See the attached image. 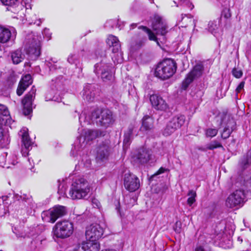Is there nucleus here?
I'll use <instances>...</instances> for the list:
<instances>
[{
	"instance_id": "nucleus-1",
	"label": "nucleus",
	"mask_w": 251,
	"mask_h": 251,
	"mask_svg": "<svg viewBox=\"0 0 251 251\" xmlns=\"http://www.w3.org/2000/svg\"><path fill=\"white\" fill-rule=\"evenodd\" d=\"M89 192L88 181L84 177H79L73 182L69 195L73 200L81 199L86 197Z\"/></svg>"
},
{
	"instance_id": "nucleus-2",
	"label": "nucleus",
	"mask_w": 251,
	"mask_h": 251,
	"mask_svg": "<svg viewBox=\"0 0 251 251\" xmlns=\"http://www.w3.org/2000/svg\"><path fill=\"white\" fill-rule=\"evenodd\" d=\"M176 63L172 59H166L159 63L155 70V76L162 80L173 76L176 72Z\"/></svg>"
},
{
	"instance_id": "nucleus-3",
	"label": "nucleus",
	"mask_w": 251,
	"mask_h": 251,
	"mask_svg": "<svg viewBox=\"0 0 251 251\" xmlns=\"http://www.w3.org/2000/svg\"><path fill=\"white\" fill-rule=\"evenodd\" d=\"M92 122L105 127L113 124L114 120L111 111L106 109H97L91 114Z\"/></svg>"
},
{
	"instance_id": "nucleus-4",
	"label": "nucleus",
	"mask_w": 251,
	"mask_h": 251,
	"mask_svg": "<svg viewBox=\"0 0 251 251\" xmlns=\"http://www.w3.org/2000/svg\"><path fill=\"white\" fill-rule=\"evenodd\" d=\"M100 133L97 130L88 129L85 132L84 136H80L75 143L74 149L71 151V154L75 156L84 149L88 141L93 140L100 135Z\"/></svg>"
},
{
	"instance_id": "nucleus-5",
	"label": "nucleus",
	"mask_w": 251,
	"mask_h": 251,
	"mask_svg": "<svg viewBox=\"0 0 251 251\" xmlns=\"http://www.w3.org/2000/svg\"><path fill=\"white\" fill-rule=\"evenodd\" d=\"M73 231V225L68 221L58 222L53 228V235L62 239L70 236Z\"/></svg>"
},
{
	"instance_id": "nucleus-6",
	"label": "nucleus",
	"mask_w": 251,
	"mask_h": 251,
	"mask_svg": "<svg viewBox=\"0 0 251 251\" xmlns=\"http://www.w3.org/2000/svg\"><path fill=\"white\" fill-rule=\"evenodd\" d=\"M66 207L61 205L54 206L48 211L42 213V218L44 221L48 223H54L56 220L66 214Z\"/></svg>"
},
{
	"instance_id": "nucleus-7",
	"label": "nucleus",
	"mask_w": 251,
	"mask_h": 251,
	"mask_svg": "<svg viewBox=\"0 0 251 251\" xmlns=\"http://www.w3.org/2000/svg\"><path fill=\"white\" fill-rule=\"evenodd\" d=\"M103 233V229L99 225L92 224L86 228L85 235L88 240L85 242H91L100 245L97 240L102 236Z\"/></svg>"
},
{
	"instance_id": "nucleus-8",
	"label": "nucleus",
	"mask_w": 251,
	"mask_h": 251,
	"mask_svg": "<svg viewBox=\"0 0 251 251\" xmlns=\"http://www.w3.org/2000/svg\"><path fill=\"white\" fill-rule=\"evenodd\" d=\"M185 117L183 115H177L174 116L167 124L163 134L169 136L179 128L184 123Z\"/></svg>"
},
{
	"instance_id": "nucleus-9",
	"label": "nucleus",
	"mask_w": 251,
	"mask_h": 251,
	"mask_svg": "<svg viewBox=\"0 0 251 251\" xmlns=\"http://www.w3.org/2000/svg\"><path fill=\"white\" fill-rule=\"evenodd\" d=\"M244 199V191L236 190L227 197L226 200V206L230 208L240 206L243 203Z\"/></svg>"
},
{
	"instance_id": "nucleus-10",
	"label": "nucleus",
	"mask_w": 251,
	"mask_h": 251,
	"mask_svg": "<svg viewBox=\"0 0 251 251\" xmlns=\"http://www.w3.org/2000/svg\"><path fill=\"white\" fill-rule=\"evenodd\" d=\"M111 64L101 61L95 65L94 72L98 75H100L103 81H106L110 80L112 77L111 73Z\"/></svg>"
},
{
	"instance_id": "nucleus-11",
	"label": "nucleus",
	"mask_w": 251,
	"mask_h": 251,
	"mask_svg": "<svg viewBox=\"0 0 251 251\" xmlns=\"http://www.w3.org/2000/svg\"><path fill=\"white\" fill-rule=\"evenodd\" d=\"M25 50L31 59H37L41 53L40 41L37 38H32L26 43Z\"/></svg>"
},
{
	"instance_id": "nucleus-12",
	"label": "nucleus",
	"mask_w": 251,
	"mask_h": 251,
	"mask_svg": "<svg viewBox=\"0 0 251 251\" xmlns=\"http://www.w3.org/2000/svg\"><path fill=\"white\" fill-rule=\"evenodd\" d=\"M203 69L204 67L202 64L200 63L196 64L183 81V89L184 90L186 89L194 79L200 77L202 74Z\"/></svg>"
},
{
	"instance_id": "nucleus-13",
	"label": "nucleus",
	"mask_w": 251,
	"mask_h": 251,
	"mask_svg": "<svg viewBox=\"0 0 251 251\" xmlns=\"http://www.w3.org/2000/svg\"><path fill=\"white\" fill-rule=\"evenodd\" d=\"M13 199L17 206L19 204L21 207V210H23V214L28 211V208L30 207L31 202V197L25 193L20 192L19 194L14 193Z\"/></svg>"
},
{
	"instance_id": "nucleus-14",
	"label": "nucleus",
	"mask_w": 251,
	"mask_h": 251,
	"mask_svg": "<svg viewBox=\"0 0 251 251\" xmlns=\"http://www.w3.org/2000/svg\"><path fill=\"white\" fill-rule=\"evenodd\" d=\"M36 89L33 86L30 91L24 97L22 100L23 105V112L25 116L30 115L32 112V101L35 98Z\"/></svg>"
},
{
	"instance_id": "nucleus-15",
	"label": "nucleus",
	"mask_w": 251,
	"mask_h": 251,
	"mask_svg": "<svg viewBox=\"0 0 251 251\" xmlns=\"http://www.w3.org/2000/svg\"><path fill=\"white\" fill-rule=\"evenodd\" d=\"M124 181L125 187L130 192H134L140 187L138 177L130 173L125 174Z\"/></svg>"
},
{
	"instance_id": "nucleus-16",
	"label": "nucleus",
	"mask_w": 251,
	"mask_h": 251,
	"mask_svg": "<svg viewBox=\"0 0 251 251\" xmlns=\"http://www.w3.org/2000/svg\"><path fill=\"white\" fill-rule=\"evenodd\" d=\"M224 128L221 132V137L224 139L228 138L231 133L236 128V122L234 120L229 116L226 115L221 122Z\"/></svg>"
},
{
	"instance_id": "nucleus-17",
	"label": "nucleus",
	"mask_w": 251,
	"mask_h": 251,
	"mask_svg": "<svg viewBox=\"0 0 251 251\" xmlns=\"http://www.w3.org/2000/svg\"><path fill=\"white\" fill-rule=\"evenodd\" d=\"M152 27L158 35H165L168 31V27L166 21L158 15L154 16Z\"/></svg>"
},
{
	"instance_id": "nucleus-18",
	"label": "nucleus",
	"mask_w": 251,
	"mask_h": 251,
	"mask_svg": "<svg viewBox=\"0 0 251 251\" xmlns=\"http://www.w3.org/2000/svg\"><path fill=\"white\" fill-rule=\"evenodd\" d=\"M100 94V89L95 84H86L82 92V96L84 100L88 101H92Z\"/></svg>"
},
{
	"instance_id": "nucleus-19",
	"label": "nucleus",
	"mask_w": 251,
	"mask_h": 251,
	"mask_svg": "<svg viewBox=\"0 0 251 251\" xmlns=\"http://www.w3.org/2000/svg\"><path fill=\"white\" fill-rule=\"evenodd\" d=\"M111 151L110 141L105 140L100 143L97 149L96 159L103 161L108 158Z\"/></svg>"
},
{
	"instance_id": "nucleus-20",
	"label": "nucleus",
	"mask_w": 251,
	"mask_h": 251,
	"mask_svg": "<svg viewBox=\"0 0 251 251\" xmlns=\"http://www.w3.org/2000/svg\"><path fill=\"white\" fill-rule=\"evenodd\" d=\"M19 134L21 137L23 145L25 148V150L22 149L21 152L23 156H26L28 154L27 150L32 145V142L29 137L28 129L23 127L19 132Z\"/></svg>"
},
{
	"instance_id": "nucleus-21",
	"label": "nucleus",
	"mask_w": 251,
	"mask_h": 251,
	"mask_svg": "<svg viewBox=\"0 0 251 251\" xmlns=\"http://www.w3.org/2000/svg\"><path fill=\"white\" fill-rule=\"evenodd\" d=\"M151 151L149 149L143 148L140 149L134 156V161L140 164H145L151 159Z\"/></svg>"
},
{
	"instance_id": "nucleus-22",
	"label": "nucleus",
	"mask_w": 251,
	"mask_h": 251,
	"mask_svg": "<svg viewBox=\"0 0 251 251\" xmlns=\"http://www.w3.org/2000/svg\"><path fill=\"white\" fill-rule=\"evenodd\" d=\"M150 100L152 106L157 110H166L168 108V104L166 101L157 95H151Z\"/></svg>"
},
{
	"instance_id": "nucleus-23",
	"label": "nucleus",
	"mask_w": 251,
	"mask_h": 251,
	"mask_svg": "<svg viewBox=\"0 0 251 251\" xmlns=\"http://www.w3.org/2000/svg\"><path fill=\"white\" fill-rule=\"evenodd\" d=\"M32 83V79L30 75L27 74L21 79L17 89V94L18 96L22 95L25 90Z\"/></svg>"
},
{
	"instance_id": "nucleus-24",
	"label": "nucleus",
	"mask_w": 251,
	"mask_h": 251,
	"mask_svg": "<svg viewBox=\"0 0 251 251\" xmlns=\"http://www.w3.org/2000/svg\"><path fill=\"white\" fill-rule=\"evenodd\" d=\"M153 123L154 121L151 117L145 116L142 119V126L139 130L144 133H148L153 128Z\"/></svg>"
},
{
	"instance_id": "nucleus-25",
	"label": "nucleus",
	"mask_w": 251,
	"mask_h": 251,
	"mask_svg": "<svg viewBox=\"0 0 251 251\" xmlns=\"http://www.w3.org/2000/svg\"><path fill=\"white\" fill-rule=\"evenodd\" d=\"M107 44L112 48V51L113 53H119L121 50V44L117 37L110 35L106 40Z\"/></svg>"
},
{
	"instance_id": "nucleus-26",
	"label": "nucleus",
	"mask_w": 251,
	"mask_h": 251,
	"mask_svg": "<svg viewBox=\"0 0 251 251\" xmlns=\"http://www.w3.org/2000/svg\"><path fill=\"white\" fill-rule=\"evenodd\" d=\"M11 36V31L0 25V43L3 44L7 43L10 40Z\"/></svg>"
},
{
	"instance_id": "nucleus-27",
	"label": "nucleus",
	"mask_w": 251,
	"mask_h": 251,
	"mask_svg": "<svg viewBox=\"0 0 251 251\" xmlns=\"http://www.w3.org/2000/svg\"><path fill=\"white\" fill-rule=\"evenodd\" d=\"M135 127L134 125H130L124 134L123 141L124 148H127L130 145L133 137V131Z\"/></svg>"
},
{
	"instance_id": "nucleus-28",
	"label": "nucleus",
	"mask_w": 251,
	"mask_h": 251,
	"mask_svg": "<svg viewBox=\"0 0 251 251\" xmlns=\"http://www.w3.org/2000/svg\"><path fill=\"white\" fill-rule=\"evenodd\" d=\"M135 127L134 125H130L124 134L123 141L124 148H127L130 145L133 137V131Z\"/></svg>"
},
{
	"instance_id": "nucleus-29",
	"label": "nucleus",
	"mask_w": 251,
	"mask_h": 251,
	"mask_svg": "<svg viewBox=\"0 0 251 251\" xmlns=\"http://www.w3.org/2000/svg\"><path fill=\"white\" fill-rule=\"evenodd\" d=\"M9 112L5 105L0 104V124L3 125L8 123Z\"/></svg>"
},
{
	"instance_id": "nucleus-30",
	"label": "nucleus",
	"mask_w": 251,
	"mask_h": 251,
	"mask_svg": "<svg viewBox=\"0 0 251 251\" xmlns=\"http://www.w3.org/2000/svg\"><path fill=\"white\" fill-rule=\"evenodd\" d=\"M11 59L13 63L18 64L21 62L25 58V54L20 49L12 51L11 53Z\"/></svg>"
},
{
	"instance_id": "nucleus-31",
	"label": "nucleus",
	"mask_w": 251,
	"mask_h": 251,
	"mask_svg": "<svg viewBox=\"0 0 251 251\" xmlns=\"http://www.w3.org/2000/svg\"><path fill=\"white\" fill-rule=\"evenodd\" d=\"M146 41V38L142 34L140 33L138 37L134 39V42H132L131 48L133 50H137L141 48Z\"/></svg>"
},
{
	"instance_id": "nucleus-32",
	"label": "nucleus",
	"mask_w": 251,
	"mask_h": 251,
	"mask_svg": "<svg viewBox=\"0 0 251 251\" xmlns=\"http://www.w3.org/2000/svg\"><path fill=\"white\" fill-rule=\"evenodd\" d=\"M68 62L71 64H75L76 68H80V62L78 58V56L75 54H71L69 55L67 59Z\"/></svg>"
},
{
	"instance_id": "nucleus-33",
	"label": "nucleus",
	"mask_w": 251,
	"mask_h": 251,
	"mask_svg": "<svg viewBox=\"0 0 251 251\" xmlns=\"http://www.w3.org/2000/svg\"><path fill=\"white\" fill-rule=\"evenodd\" d=\"M187 195L189 196V198L187 199V203L189 205V206H191L196 201V197L197 196V194L196 191L190 190L189 191Z\"/></svg>"
},
{
	"instance_id": "nucleus-34",
	"label": "nucleus",
	"mask_w": 251,
	"mask_h": 251,
	"mask_svg": "<svg viewBox=\"0 0 251 251\" xmlns=\"http://www.w3.org/2000/svg\"><path fill=\"white\" fill-rule=\"evenodd\" d=\"M138 28L142 29L143 31L146 33L148 35L149 39L150 40L155 41H157V38L154 35V34L151 31V29L148 28L147 27L144 26H139Z\"/></svg>"
},
{
	"instance_id": "nucleus-35",
	"label": "nucleus",
	"mask_w": 251,
	"mask_h": 251,
	"mask_svg": "<svg viewBox=\"0 0 251 251\" xmlns=\"http://www.w3.org/2000/svg\"><path fill=\"white\" fill-rule=\"evenodd\" d=\"M2 127V125L0 124V143L2 144H8L9 143L10 141L8 139V136L6 135H3Z\"/></svg>"
},
{
	"instance_id": "nucleus-36",
	"label": "nucleus",
	"mask_w": 251,
	"mask_h": 251,
	"mask_svg": "<svg viewBox=\"0 0 251 251\" xmlns=\"http://www.w3.org/2000/svg\"><path fill=\"white\" fill-rule=\"evenodd\" d=\"M206 148L208 150H213L216 148H223V146L218 141L214 140L208 144Z\"/></svg>"
},
{
	"instance_id": "nucleus-37",
	"label": "nucleus",
	"mask_w": 251,
	"mask_h": 251,
	"mask_svg": "<svg viewBox=\"0 0 251 251\" xmlns=\"http://www.w3.org/2000/svg\"><path fill=\"white\" fill-rule=\"evenodd\" d=\"M208 30L213 34L217 32L218 29V26L216 24V22H210L208 24Z\"/></svg>"
},
{
	"instance_id": "nucleus-38",
	"label": "nucleus",
	"mask_w": 251,
	"mask_h": 251,
	"mask_svg": "<svg viewBox=\"0 0 251 251\" xmlns=\"http://www.w3.org/2000/svg\"><path fill=\"white\" fill-rule=\"evenodd\" d=\"M218 133V129L216 128H209L205 130V135L208 137H213L215 136Z\"/></svg>"
},
{
	"instance_id": "nucleus-39",
	"label": "nucleus",
	"mask_w": 251,
	"mask_h": 251,
	"mask_svg": "<svg viewBox=\"0 0 251 251\" xmlns=\"http://www.w3.org/2000/svg\"><path fill=\"white\" fill-rule=\"evenodd\" d=\"M251 163V159L248 156L244 157L241 162V166L243 169H245Z\"/></svg>"
},
{
	"instance_id": "nucleus-40",
	"label": "nucleus",
	"mask_w": 251,
	"mask_h": 251,
	"mask_svg": "<svg viewBox=\"0 0 251 251\" xmlns=\"http://www.w3.org/2000/svg\"><path fill=\"white\" fill-rule=\"evenodd\" d=\"M16 82V78L14 75H10L6 80L8 88H11Z\"/></svg>"
},
{
	"instance_id": "nucleus-41",
	"label": "nucleus",
	"mask_w": 251,
	"mask_h": 251,
	"mask_svg": "<svg viewBox=\"0 0 251 251\" xmlns=\"http://www.w3.org/2000/svg\"><path fill=\"white\" fill-rule=\"evenodd\" d=\"M221 16L226 20L229 19L231 16L230 9L229 8L224 9L222 12Z\"/></svg>"
},
{
	"instance_id": "nucleus-42",
	"label": "nucleus",
	"mask_w": 251,
	"mask_h": 251,
	"mask_svg": "<svg viewBox=\"0 0 251 251\" xmlns=\"http://www.w3.org/2000/svg\"><path fill=\"white\" fill-rule=\"evenodd\" d=\"M66 188L64 186V183L59 184L58 188V193L63 196L65 194Z\"/></svg>"
},
{
	"instance_id": "nucleus-43",
	"label": "nucleus",
	"mask_w": 251,
	"mask_h": 251,
	"mask_svg": "<svg viewBox=\"0 0 251 251\" xmlns=\"http://www.w3.org/2000/svg\"><path fill=\"white\" fill-rule=\"evenodd\" d=\"M0 1L3 5L12 6L15 4L17 0H0Z\"/></svg>"
},
{
	"instance_id": "nucleus-44",
	"label": "nucleus",
	"mask_w": 251,
	"mask_h": 251,
	"mask_svg": "<svg viewBox=\"0 0 251 251\" xmlns=\"http://www.w3.org/2000/svg\"><path fill=\"white\" fill-rule=\"evenodd\" d=\"M232 72L233 75L236 78H240L243 75V73L241 70H237L235 68L233 69Z\"/></svg>"
},
{
	"instance_id": "nucleus-45",
	"label": "nucleus",
	"mask_w": 251,
	"mask_h": 251,
	"mask_svg": "<svg viewBox=\"0 0 251 251\" xmlns=\"http://www.w3.org/2000/svg\"><path fill=\"white\" fill-rule=\"evenodd\" d=\"M51 60L52 61L53 64H52L51 62H49V64H48L50 71L55 70L57 69V68H60V66H58L57 64H55L57 62L56 61L52 60V59H51Z\"/></svg>"
},
{
	"instance_id": "nucleus-46",
	"label": "nucleus",
	"mask_w": 251,
	"mask_h": 251,
	"mask_svg": "<svg viewBox=\"0 0 251 251\" xmlns=\"http://www.w3.org/2000/svg\"><path fill=\"white\" fill-rule=\"evenodd\" d=\"M179 1L187 5L191 10L194 8V5L188 0H179Z\"/></svg>"
},
{
	"instance_id": "nucleus-47",
	"label": "nucleus",
	"mask_w": 251,
	"mask_h": 251,
	"mask_svg": "<svg viewBox=\"0 0 251 251\" xmlns=\"http://www.w3.org/2000/svg\"><path fill=\"white\" fill-rule=\"evenodd\" d=\"M245 85V82L244 81H242L238 85L236 89V92L237 94L240 93L242 90L243 89Z\"/></svg>"
},
{
	"instance_id": "nucleus-48",
	"label": "nucleus",
	"mask_w": 251,
	"mask_h": 251,
	"mask_svg": "<svg viewBox=\"0 0 251 251\" xmlns=\"http://www.w3.org/2000/svg\"><path fill=\"white\" fill-rule=\"evenodd\" d=\"M167 170V169L163 168V167H161L157 172L156 173H155L153 175H152L151 176V178H153L155 176H157L158 175H160V174H161L163 173H164Z\"/></svg>"
},
{
	"instance_id": "nucleus-49",
	"label": "nucleus",
	"mask_w": 251,
	"mask_h": 251,
	"mask_svg": "<svg viewBox=\"0 0 251 251\" xmlns=\"http://www.w3.org/2000/svg\"><path fill=\"white\" fill-rule=\"evenodd\" d=\"M245 184L247 187L248 191L251 192V176L249 179H247L245 182Z\"/></svg>"
},
{
	"instance_id": "nucleus-50",
	"label": "nucleus",
	"mask_w": 251,
	"mask_h": 251,
	"mask_svg": "<svg viewBox=\"0 0 251 251\" xmlns=\"http://www.w3.org/2000/svg\"><path fill=\"white\" fill-rule=\"evenodd\" d=\"M43 34L47 37L48 40H50L51 38V33H50L48 29L45 28L44 30Z\"/></svg>"
},
{
	"instance_id": "nucleus-51",
	"label": "nucleus",
	"mask_w": 251,
	"mask_h": 251,
	"mask_svg": "<svg viewBox=\"0 0 251 251\" xmlns=\"http://www.w3.org/2000/svg\"><path fill=\"white\" fill-rule=\"evenodd\" d=\"M42 21L43 20L42 19H39L38 20L35 21V22H33V24H36L38 26H39V25H40L42 23Z\"/></svg>"
},
{
	"instance_id": "nucleus-52",
	"label": "nucleus",
	"mask_w": 251,
	"mask_h": 251,
	"mask_svg": "<svg viewBox=\"0 0 251 251\" xmlns=\"http://www.w3.org/2000/svg\"><path fill=\"white\" fill-rule=\"evenodd\" d=\"M45 98H46V100L47 101L53 100V97H48V94L46 95V96Z\"/></svg>"
},
{
	"instance_id": "nucleus-53",
	"label": "nucleus",
	"mask_w": 251,
	"mask_h": 251,
	"mask_svg": "<svg viewBox=\"0 0 251 251\" xmlns=\"http://www.w3.org/2000/svg\"><path fill=\"white\" fill-rule=\"evenodd\" d=\"M14 232L17 235V237H24L23 233H19L13 230Z\"/></svg>"
},
{
	"instance_id": "nucleus-54",
	"label": "nucleus",
	"mask_w": 251,
	"mask_h": 251,
	"mask_svg": "<svg viewBox=\"0 0 251 251\" xmlns=\"http://www.w3.org/2000/svg\"><path fill=\"white\" fill-rule=\"evenodd\" d=\"M82 117H83V116H82V115H81L79 116V122H80V123L81 124V118H82Z\"/></svg>"
},
{
	"instance_id": "nucleus-55",
	"label": "nucleus",
	"mask_w": 251,
	"mask_h": 251,
	"mask_svg": "<svg viewBox=\"0 0 251 251\" xmlns=\"http://www.w3.org/2000/svg\"><path fill=\"white\" fill-rule=\"evenodd\" d=\"M0 159H1V160H2L4 161V159H5L4 157L3 156H0Z\"/></svg>"
},
{
	"instance_id": "nucleus-56",
	"label": "nucleus",
	"mask_w": 251,
	"mask_h": 251,
	"mask_svg": "<svg viewBox=\"0 0 251 251\" xmlns=\"http://www.w3.org/2000/svg\"><path fill=\"white\" fill-rule=\"evenodd\" d=\"M115 251L113 250H106L105 251Z\"/></svg>"
},
{
	"instance_id": "nucleus-57",
	"label": "nucleus",
	"mask_w": 251,
	"mask_h": 251,
	"mask_svg": "<svg viewBox=\"0 0 251 251\" xmlns=\"http://www.w3.org/2000/svg\"><path fill=\"white\" fill-rule=\"evenodd\" d=\"M136 26V24H133L132 25H131V26Z\"/></svg>"
},
{
	"instance_id": "nucleus-58",
	"label": "nucleus",
	"mask_w": 251,
	"mask_h": 251,
	"mask_svg": "<svg viewBox=\"0 0 251 251\" xmlns=\"http://www.w3.org/2000/svg\"><path fill=\"white\" fill-rule=\"evenodd\" d=\"M238 240L240 241L241 242H242V239H240L239 237L238 238Z\"/></svg>"
},
{
	"instance_id": "nucleus-59",
	"label": "nucleus",
	"mask_w": 251,
	"mask_h": 251,
	"mask_svg": "<svg viewBox=\"0 0 251 251\" xmlns=\"http://www.w3.org/2000/svg\"><path fill=\"white\" fill-rule=\"evenodd\" d=\"M87 122V124H91L90 122Z\"/></svg>"
},
{
	"instance_id": "nucleus-60",
	"label": "nucleus",
	"mask_w": 251,
	"mask_h": 251,
	"mask_svg": "<svg viewBox=\"0 0 251 251\" xmlns=\"http://www.w3.org/2000/svg\"><path fill=\"white\" fill-rule=\"evenodd\" d=\"M0 166H2V163H0Z\"/></svg>"
},
{
	"instance_id": "nucleus-61",
	"label": "nucleus",
	"mask_w": 251,
	"mask_h": 251,
	"mask_svg": "<svg viewBox=\"0 0 251 251\" xmlns=\"http://www.w3.org/2000/svg\"><path fill=\"white\" fill-rule=\"evenodd\" d=\"M28 161H29V163H30V159H28Z\"/></svg>"
},
{
	"instance_id": "nucleus-62",
	"label": "nucleus",
	"mask_w": 251,
	"mask_h": 251,
	"mask_svg": "<svg viewBox=\"0 0 251 251\" xmlns=\"http://www.w3.org/2000/svg\"><path fill=\"white\" fill-rule=\"evenodd\" d=\"M16 230H17V229H16V227H15V228H14V230L16 231Z\"/></svg>"
},
{
	"instance_id": "nucleus-63",
	"label": "nucleus",
	"mask_w": 251,
	"mask_h": 251,
	"mask_svg": "<svg viewBox=\"0 0 251 251\" xmlns=\"http://www.w3.org/2000/svg\"><path fill=\"white\" fill-rule=\"evenodd\" d=\"M248 57L249 58L250 56L249 55H248ZM250 58H251V56H250Z\"/></svg>"
},
{
	"instance_id": "nucleus-64",
	"label": "nucleus",
	"mask_w": 251,
	"mask_h": 251,
	"mask_svg": "<svg viewBox=\"0 0 251 251\" xmlns=\"http://www.w3.org/2000/svg\"><path fill=\"white\" fill-rule=\"evenodd\" d=\"M0 201H1V199H0Z\"/></svg>"
}]
</instances>
